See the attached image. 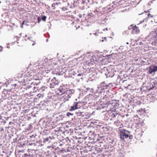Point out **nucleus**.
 Masks as SVG:
<instances>
[{"label":"nucleus","instance_id":"1","mask_svg":"<svg viewBox=\"0 0 157 157\" xmlns=\"http://www.w3.org/2000/svg\"><path fill=\"white\" fill-rule=\"evenodd\" d=\"M130 132L125 129L122 130L120 132V138L122 140H124L125 139L127 138L128 137V135L130 134Z\"/></svg>","mask_w":157,"mask_h":157},{"label":"nucleus","instance_id":"2","mask_svg":"<svg viewBox=\"0 0 157 157\" xmlns=\"http://www.w3.org/2000/svg\"><path fill=\"white\" fill-rule=\"evenodd\" d=\"M52 82L50 84V87L51 88L55 87L56 86L58 85L59 83V82L58 80L56 79V78L54 77L52 80Z\"/></svg>","mask_w":157,"mask_h":157},{"label":"nucleus","instance_id":"3","mask_svg":"<svg viewBox=\"0 0 157 157\" xmlns=\"http://www.w3.org/2000/svg\"><path fill=\"white\" fill-rule=\"evenodd\" d=\"M130 29H131L132 33L134 34H138L140 33V30L139 28L136 25H131L130 26Z\"/></svg>","mask_w":157,"mask_h":157},{"label":"nucleus","instance_id":"4","mask_svg":"<svg viewBox=\"0 0 157 157\" xmlns=\"http://www.w3.org/2000/svg\"><path fill=\"white\" fill-rule=\"evenodd\" d=\"M157 71V66L151 65L150 66L148 71V73L151 75L153 72H155Z\"/></svg>","mask_w":157,"mask_h":157},{"label":"nucleus","instance_id":"5","mask_svg":"<svg viewBox=\"0 0 157 157\" xmlns=\"http://www.w3.org/2000/svg\"><path fill=\"white\" fill-rule=\"evenodd\" d=\"M90 62L92 64H96L98 63V60L95 56H93L90 59Z\"/></svg>","mask_w":157,"mask_h":157},{"label":"nucleus","instance_id":"6","mask_svg":"<svg viewBox=\"0 0 157 157\" xmlns=\"http://www.w3.org/2000/svg\"><path fill=\"white\" fill-rule=\"evenodd\" d=\"M75 103V104L74 105L71 107V108L70 109V111H72L73 110H75L78 108V103L76 102Z\"/></svg>","mask_w":157,"mask_h":157},{"label":"nucleus","instance_id":"7","mask_svg":"<svg viewBox=\"0 0 157 157\" xmlns=\"http://www.w3.org/2000/svg\"><path fill=\"white\" fill-rule=\"evenodd\" d=\"M151 38H157V33L156 31H153L151 34Z\"/></svg>","mask_w":157,"mask_h":157},{"label":"nucleus","instance_id":"8","mask_svg":"<svg viewBox=\"0 0 157 157\" xmlns=\"http://www.w3.org/2000/svg\"><path fill=\"white\" fill-rule=\"evenodd\" d=\"M105 89V85H103L102 84H101V85L99 86L98 87V90H103L104 89Z\"/></svg>","mask_w":157,"mask_h":157},{"label":"nucleus","instance_id":"9","mask_svg":"<svg viewBox=\"0 0 157 157\" xmlns=\"http://www.w3.org/2000/svg\"><path fill=\"white\" fill-rule=\"evenodd\" d=\"M96 149H97V152L98 153H99V152H101L102 151V148H96Z\"/></svg>","mask_w":157,"mask_h":157},{"label":"nucleus","instance_id":"10","mask_svg":"<svg viewBox=\"0 0 157 157\" xmlns=\"http://www.w3.org/2000/svg\"><path fill=\"white\" fill-rule=\"evenodd\" d=\"M46 18H47L46 16H43V17H42V18L41 19L43 21H46Z\"/></svg>","mask_w":157,"mask_h":157},{"label":"nucleus","instance_id":"11","mask_svg":"<svg viewBox=\"0 0 157 157\" xmlns=\"http://www.w3.org/2000/svg\"><path fill=\"white\" fill-rule=\"evenodd\" d=\"M68 149H67V150H66L65 149H64L63 148H62V150H60V151L62 152H66L67 151H68Z\"/></svg>","mask_w":157,"mask_h":157},{"label":"nucleus","instance_id":"12","mask_svg":"<svg viewBox=\"0 0 157 157\" xmlns=\"http://www.w3.org/2000/svg\"><path fill=\"white\" fill-rule=\"evenodd\" d=\"M110 85H112V83H109L108 85H105V89H108V87Z\"/></svg>","mask_w":157,"mask_h":157},{"label":"nucleus","instance_id":"13","mask_svg":"<svg viewBox=\"0 0 157 157\" xmlns=\"http://www.w3.org/2000/svg\"><path fill=\"white\" fill-rule=\"evenodd\" d=\"M147 16L148 17H153V16L150 13H148L147 14Z\"/></svg>","mask_w":157,"mask_h":157},{"label":"nucleus","instance_id":"14","mask_svg":"<svg viewBox=\"0 0 157 157\" xmlns=\"http://www.w3.org/2000/svg\"><path fill=\"white\" fill-rule=\"evenodd\" d=\"M61 90H59V91L61 93H59V94L60 95H62V94H63L64 92V91H61Z\"/></svg>","mask_w":157,"mask_h":157},{"label":"nucleus","instance_id":"15","mask_svg":"<svg viewBox=\"0 0 157 157\" xmlns=\"http://www.w3.org/2000/svg\"><path fill=\"white\" fill-rule=\"evenodd\" d=\"M70 115H72V114L68 112L67 114V116L69 117Z\"/></svg>","mask_w":157,"mask_h":157},{"label":"nucleus","instance_id":"16","mask_svg":"<svg viewBox=\"0 0 157 157\" xmlns=\"http://www.w3.org/2000/svg\"><path fill=\"white\" fill-rule=\"evenodd\" d=\"M38 22V23H39L41 21V19L40 18V17H39L37 18Z\"/></svg>","mask_w":157,"mask_h":157},{"label":"nucleus","instance_id":"17","mask_svg":"<svg viewBox=\"0 0 157 157\" xmlns=\"http://www.w3.org/2000/svg\"><path fill=\"white\" fill-rule=\"evenodd\" d=\"M56 5V4H55V3H53V4H52V7H54V9H55Z\"/></svg>","mask_w":157,"mask_h":157},{"label":"nucleus","instance_id":"18","mask_svg":"<svg viewBox=\"0 0 157 157\" xmlns=\"http://www.w3.org/2000/svg\"><path fill=\"white\" fill-rule=\"evenodd\" d=\"M29 144L30 145H34V146H35L36 145V144L34 143H29Z\"/></svg>","mask_w":157,"mask_h":157},{"label":"nucleus","instance_id":"19","mask_svg":"<svg viewBox=\"0 0 157 157\" xmlns=\"http://www.w3.org/2000/svg\"><path fill=\"white\" fill-rule=\"evenodd\" d=\"M111 104V103H110V101H107V102L106 103V105H109V104Z\"/></svg>","mask_w":157,"mask_h":157},{"label":"nucleus","instance_id":"20","mask_svg":"<svg viewBox=\"0 0 157 157\" xmlns=\"http://www.w3.org/2000/svg\"><path fill=\"white\" fill-rule=\"evenodd\" d=\"M128 137H129V138L130 139H131L132 138V135H130V136H128Z\"/></svg>","mask_w":157,"mask_h":157},{"label":"nucleus","instance_id":"21","mask_svg":"<svg viewBox=\"0 0 157 157\" xmlns=\"http://www.w3.org/2000/svg\"><path fill=\"white\" fill-rule=\"evenodd\" d=\"M119 122V121H115L114 123L115 124H116V123H118Z\"/></svg>","mask_w":157,"mask_h":157},{"label":"nucleus","instance_id":"22","mask_svg":"<svg viewBox=\"0 0 157 157\" xmlns=\"http://www.w3.org/2000/svg\"><path fill=\"white\" fill-rule=\"evenodd\" d=\"M106 30V31H107L108 30V28H106L105 29H104L103 30V31H105V30Z\"/></svg>","mask_w":157,"mask_h":157},{"label":"nucleus","instance_id":"23","mask_svg":"<svg viewBox=\"0 0 157 157\" xmlns=\"http://www.w3.org/2000/svg\"><path fill=\"white\" fill-rule=\"evenodd\" d=\"M55 4H56V5H59V4H60V2H57L56 3H55Z\"/></svg>","mask_w":157,"mask_h":157},{"label":"nucleus","instance_id":"24","mask_svg":"<svg viewBox=\"0 0 157 157\" xmlns=\"http://www.w3.org/2000/svg\"><path fill=\"white\" fill-rule=\"evenodd\" d=\"M79 113L80 114V115H81V114L82 113H81V112H80V113H79V112H77V114H78Z\"/></svg>","mask_w":157,"mask_h":157},{"label":"nucleus","instance_id":"25","mask_svg":"<svg viewBox=\"0 0 157 157\" xmlns=\"http://www.w3.org/2000/svg\"><path fill=\"white\" fill-rule=\"evenodd\" d=\"M112 115H113L114 117H115V115L114 113L112 114Z\"/></svg>","mask_w":157,"mask_h":157},{"label":"nucleus","instance_id":"26","mask_svg":"<svg viewBox=\"0 0 157 157\" xmlns=\"http://www.w3.org/2000/svg\"><path fill=\"white\" fill-rule=\"evenodd\" d=\"M104 39L105 40H106V37H104Z\"/></svg>","mask_w":157,"mask_h":157},{"label":"nucleus","instance_id":"27","mask_svg":"<svg viewBox=\"0 0 157 157\" xmlns=\"http://www.w3.org/2000/svg\"><path fill=\"white\" fill-rule=\"evenodd\" d=\"M100 40L102 42H103V41H104V40H103V39H100Z\"/></svg>","mask_w":157,"mask_h":157},{"label":"nucleus","instance_id":"28","mask_svg":"<svg viewBox=\"0 0 157 157\" xmlns=\"http://www.w3.org/2000/svg\"><path fill=\"white\" fill-rule=\"evenodd\" d=\"M81 75L80 74H78V76H81Z\"/></svg>","mask_w":157,"mask_h":157},{"label":"nucleus","instance_id":"29","mask_svg":"<svg viewBox=\"0 0 157 157\" xmlns=\"http://www.w3.org/2000/svg\"><path fill=\"white\" fill-rule=\"evenodd\" d=\"M6 121H4V123H6Z\"/></svg>","mask_w":157,"mask_h":157},{"label":"nucleus","instance_id":"30","mask_svg":"<svg viewBox=\"0 0 157 157\" xmlns=\"http://www.w3.org/2000/svg\"><path fill=\"white\" fill-rule=\"evenodd\" d=\"M25 155L27 156H28V155H27V154H25Z\"/></svg>","mask_w":157,"mask_h":157},{"label":"nucleus","instance_id":"31","mask_svg":"<svg viewBox=\"0 0 157 157\" xmlns=\"http://www.w3.org/2000/svg\"><path fill=\"white\" fill-rule=\"evenodd\" d=\"M33 135H32V136H31L30 137L31 138V137H33Z\"/></svg>","mask_w":157,"mask_h":157},{"label":"nucleus","instance_id":"32","mask_svg":"<svg viewBox=\"0 0 157 157\" xmlns=\"http://www.w3.org/2000/svg\"><path fill=\"white\" fill-rule=\"evenodd\" d=\"M12 123L11 122H10V123H9V124H11V123Z\"/></svg>","mask_w":157,"mask_h":157},{"label":"nucleus","instance_id":"33","mask_svg":"<svg viewBox=\"0 0 157 157\" xmlns=\"http://www.w3.org/2000/svg\"><path fill=\"white\" fill-rule=\"evenodd\" d=\"M97 140L98 141H99V139H97Z\"/></svg>","mask_w":157,"mask_h":157},{"label":"nucleus","instance_id":"34","mask_svg":"<svg viewBox=\"0 0 157 157\" xmlns=\"http://www.w3.org/2000/svg\"><path fill=\"white\" fill-rule=\"evenodd\" d=\"M138 60V59H135V61H136Z\"/></svg>","mask_w":157,"mask_h":157},{"label":"nucleus","instance_id":"35","mask_svg":"<svg viewBox=\"0 0 157 157\" xmlns=\"http://www.w3.org/2000/svg\"><path fill=\"white\" fill-rule=\"evenodd\" d=\"M93 134L94 136V135H95V134L94 133H93Z\"/></svg>","mask_w":157,"mask_h":157},{"label":"nucleus","instance_id":"36","mask_svg":"<svg viewBox=\"0 0 157 157\" xmlns=\"http://www.w3.org/2000/svg\"><path fill=\"white\" fill-rule=\"evenodd\" d=\"M9 128V127H6V128Z\"/></svg>","mask_w":157,"mask_h":157},{"label":"nucleus","instance_id":"37","mask_svg":"<svg viewBox=\"0 0 157 157\" xmlns=\"http://www.w3.org/2000/svg\"><path fill=\"white\" fill-rule=\"evenodd\" d=\"M100 138H103V137H101Z\"/></svg>","mask_w":157,"mask_h":157},{"label":"nucleus","instance_id":"38","mask_svg":"<svg viewBox=\"0 0 157 157\" xmlns=\"http://www.w3.org/2000/svg\"><path fill=\"white\" fill-rule=\"evenodd\" d=\"M103 83H104V82H103ZM102 84L103 85V84H104V83H103Z\"/></svg>","mask_w":157,"mask_h":157},{"label":"nucleus","instance_id":"39","mask_svg":"<svg viewBox=\"0 0 157 157\" xmlns=\"http://www.w3.org/2000/svg\"><path fill=\"white\" fill-rule=\"evenodd\" d=\"M75 73H74H74L73 74L74 75H75Z\"/></svg>","mask_w":157,"mask_h":157},{"label":"nucleus","instance_id":"40","mask_svg":"<svg viewBox=\"0 0 157 157\" xmlns=\"http://www.w3.org/2000/svg\"><path fill=\"white\" fill-rule=\"evenodd\" d=\"M24 23V21L23 22V24Z\"/></svg>","mask_w":157,"mask_h":157},{"label":"nucleus","instance_id":"41","mask_svg":"<svg viewBox=\"0 0 157 157\" xmlns=\"http://www.w3.org/2000/svg\"><path fill=\"white\" fill-rule=\"evenodd\" d=\"M75 72L74 71H73V73H74Z\"/></svg>","mask_w":157,"mask_h":157},{"label":"nucleus","instance_id":"42","mask_svg":"<svg viewBox=\"0 0 157 157\" xmlns=\"http://www.w3.org/2000/svg\"><path fill=\"white\" fill-rule=\"evenodd\" d=\"M0 47H1V46H0Z\"/></svg>","mask_w":157,"mask_h":157}]
</instances>
